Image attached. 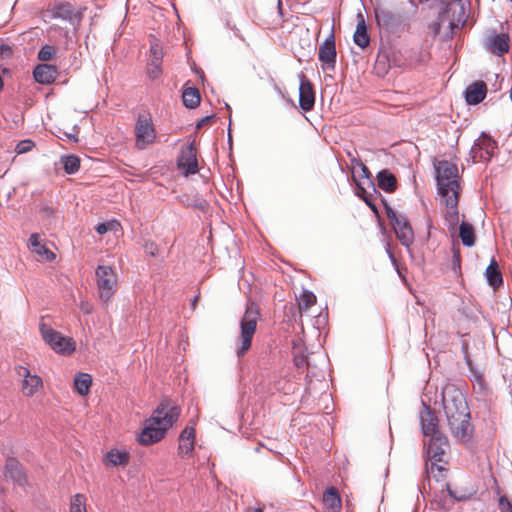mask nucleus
<instances>
[{
    "mask_svg": "<svg viewBox=\"0 0 512 512\" xmlns=\"http://www.w3.org/2000/svg\"><path fill=\"white\" fill-rule=\"evenodd\" d=\"M442 403L452 437L460 443L469 442L473 426L468 403L462 391L454 385H446L442 391Z\"/></svg>",
    "mask_w": 512,
    "mask_h": 512,
    "instance_id": "obj_1",
    "label": "nucleus"
},
{
    "mask_svg": "<svg viewBox=\"0 0 512 512\" xmlns=\"http://www.w3.org/2000/svg\"><path fill=\"white\" fill-rule=\"evenodd\" d=\"M439 201L446 209L445 219L449 230H455L459 222L458 202L460 196V176L456 164L442 160L434 164Z\"/></svg>",
    "mask_w": 512,
    "mask_h": 512,
    "instance_id": "obj_2",
    "label": "nucleus"
},
{
    "mask_svg": "<svg viewBox=\"0 0 512 512\" xmlns=\"http://www.w3.org/2000/svg\"><path fill=\"white\" fill-rule=\"evenodd\" d=\"M180 407L171 400H163L154 410L150 418L144 422L143 429L138 436L142 445H151L164 438L166 432L173 426L180 416Z\"/></svg>",
    "mask_w": 512,
    "mask_h": 512,
    "instance_id": "obj_3",
    "label": "nucleus"
},
{
    "mask_svg": "<svg viewBox=\"0 0 512 512\" xmlns=\"http://www.w3.org/2000/svg\"><path fill=\"white\" fill-rule=\"evenodd\" d=\"M259 317L258 306L253 302H249L240 320V335L236 342V355L239 358L243 357L251 347Z\"/></svg>",
    "mask_w": 512,
    "mask_h": 512,
    "instance_id": "obj_4",
    "label": "nucleus"
},
{
    "mask_svg": "<svg viewBox=\"0 0 512 512\" xmlns=\"http://www.w3.org/2000/svg\"><path fill=\"white\" fill-rule=\"evenodd\" d=\"M39 331L44 342L51 349L63 355H70L76 350V343L71 337H65L60 332L47 325L42 319L39 324Z\"/></svg>",
    "mask_w": 512,
    "mask_h": 512,
    "instance_id": "obj_5",
    "label": "nucleus"
},
{
    "mask_svg": "<svg viewBox=\"0 0 512 512\" xmlns=\"http://www.w3.org/2000/svg\"><path fill=\"white\" fill-rule=\"evenodd\" d=\"M95 275L100 300L103 302L110 301L117 291L115 271L110 266L99 265L96 268Z\"/></svg>",
    "mask_w": 512,
    "mask_h": 512,
    "instance_id": "obj_6",
    "label": "nucleus"
},
{
    "mask_svg": "<svg viewBox=\"0 0 512 512\" xmlns=\"http://www.w3.org/2000/svg\"><path fill=\"white\" fill-rule=\"evenodd\" d=\"M429 437V440L424 442V446L426 448V456L431 461V466L427 469L432 473L434 470L442 473L444 468L441 465H438V463L442 462L443 455L449 447L448 439L442 433H436V435Z\"/></svg>",
    "mask_w": 512,
    "mask_h": 512,
    "instance_id": "obj_7",
    "label": "nucleus"
},
{
    "mask_svg": "<svg viewBox=\"0 0 512 512\" xmlns=\"http://www.w3.org/2000/svg\"><path fill=\"white\" fill-rule=\"evenodd\" d=\"M358 167L361 169L362 176L359 180L355 179L356 195L362 198L372 211L377 212L375 200L379 193L374 182L370 178L369 169L363 162H359Z\"/></svg>",
    "mask_w": 512,
    "mask_h": 512,
    "instance_id": "obj_8",
    "label": "nucleus"
},
{
    "mask_svg": "<svg viewBox=\"0 0 512 512\" xmlns=\"http://www.w3.org/2000/svg\"><path fill=\"white\" fill-rule=\"evenodd\" d=\"M135 137L136 146L141 150L154 143L156 132L151 117L139 115L135 126Z\"/></svg>",
    "mask_w": 512,
    "mask_h": 512,
    "instance_id": "obj_9",
    "label": "nucleus"
},
{
    "mask_svg": "<svg viewBox=\"0 0 512 512\" xmlns=\"http://www.w3.org/2000/svg\"><path fill=\"white\" fill-rule=\"evenodd\" d=\"M496 149V142L490 136L482 133L472 146L471 154L474 161L488 162L493 157Z\"/></svg>",
    "mask_w": 512,
    "mask_h": 512,
    "instance_id": "obj_10",
    "label": "nucleus"
},
{
    "mask_svg": "<svg viewBox=\"0 0 512 512\" xmlns=\"http://www.w3.org/2000/svg\"><path fill=\"white\" fill-rule=\"evenodd\" d=\"M17 374L22 378L21 391L24 396L32 397L43 388L42 378L36 374H32L27 367H17Z\"/></svg>",
    "mask_w": 512,
    "mask_h": 512,
    "instance_id": "obj_11",
    "label": "nucleus"
},
{
    "mask_svg": "<svg viewBox=\"0 0 512 512\" xmlns=\"http://www.w3.org/2000/svg\"><path fill=\"white\" fill-rule=\"evenodd\" d=\"M178 168L185 174H195L198 171L196 148L193 143L182 148L177 160Z\"/></svg>",
    "mask_w": 512,
    "mask_h": 512,
    "instance_id": "obj_12",
    "label": "nucleus"
},
{
    "mask_svg": "<svg viewBox=\"0 0 512 512\" xmlns=\"http://www.w3.org/2000/svg\"><path fill=\"white\" fill-rule=\"evenodd\" d=\"M419 419L422 433L425 437L441 433L438 429V417L435 412L425 403L422 404V409L419 412Z\"/></svg>",
    "mask_w": 512,
    "mask_h": 512,
    "instance_id": "obj_13",
    "label": "nucleus"
},
{
    "mask_svg": "<svg viewBox=\"0 0 512 512\" xmlns=\"http://www.w3.org/2000/svg\"><path fill=\"white\" fill-rule=\"evenodd\" d=\"M336 48H335V37L333 32L325 39L320 45L318 58L319 61L326 66L327 69L333 70L336 64Z\"/></svg>",
    "mask_w": 512,
    "mask_h": 512,
    "instance_id": "obj_14",
    "label": "nucleus"
},
{
    "mask_svg": "<svg viewBox=\"0 0 512 512\" xmlns=\"http://www.w3.org/2000/svg\"><path fill=\"white\" fill-rule=\"evenodd\" d=\"M30 251L37 256L39 261H52L55 259V254L43 243L39 234H31L28 242Z\"/></svg>",
    "mask_w": 512,
    "mask_h": 512,
    "instance_id": "obj_15",
    "label": "nucleus"
},
{
    "mask_svg": "<svg viewBox=\"0 0 512 512\" xmlns=\"http://www.w3.org/2000/svg\"><path fill=\"white\" fill-rule=\"evenodd\" d=\"M299 104L302 110L310 111L315 104V95L312 84L304 75L301 76L299 86Z\"/></svg>",
    "mask_w": 512,
    "mask_h": 512,
    "instance_id": "obj_16",
    "label": "nucleus"
},
{
    "mask_svg": "<svg viewBox=\"0 0 512 512\" xmlns=\"http://www.w3.org/2000/svg\"><path fill=\"white\" fill-rule=\"evenodd\" d=\"M163 58V49L157 42L150 45V58L148 62L147 72L152 79L157 78L161 74V64Z\"/></svg>",
    "mask_w": 512,
    "mask_h": 512,
    "instance_id": "obj_17",
    "label": "nucleus"
},
{
    "mask_svg": "<svg viewBox=\"0 0 512 512\" xmlns=\"http://www.w3.org/2000/svg\"><path fill=\"white\" fill-rule=\"evenodd\" d=\"M5 477L12 480L18 486H25L27 483L26 475L22 465L14 458H9L5 464Z\"/></svg>",
    "mask_w": 512,
    "mask_h": 512,
    "instance_id": "obj_18",
    "label": "nucleus"
},
{
    "mask_svg": "<svg viewBox=\"0 0 512 512\" xmlns=\"http://www.w3.org/2000/svg\"><path fill=\"white\" fill-rule=\"evenodd\" d=\"M393 229L398 240L407 248L414 241V233L407 219L403 216L393 223Z\"/></svg>",
    "mask_w": 512,
    "mask_h": 512,
    "instance_id": "obj_19",
    "label": "nucleus"
},
{
    "mask_svg": "<svg viewBox=\"0 0 512 512\" xmlns=\"http://www.w3.org/2000/svg\"><path fill=\"white\" fill-rule=\"evenodd\" d=\"M130 454L124 449L112 448L103 457V463L107 467L126 466L129 463Z\"/></svg>",
    "mask_w": 512,
    "mask_h": 512,
    "instance_id": "obj_20",
    "label": "nucleus"
},
{
    "mask_svg": "<svg viewBox=\"0 0 512 512\" xmlns=\"http://www.w3.org/2000/svg\"><path fill=\"white\" fill-rule=\"evenodd\" d=\"M195 444V429L193 427H186L179 436L178 454L180 457L190 455L194 449Z\"/></svg>",
    "mask_w": 512,
    "mask_h": 512,
    "instance_id": "obj_21",
    "label": "nucleus"
},
{
    "mask_svg": "<svg viewBox=\"0 0 512 512\" xmlns=\"http://www.w3.org/2000/svg\"><path fill=\"white\" fill-rule=\"evenodd\" d=\"M47 16L52 19H61L72 22L75 18L74 9L68 2H56L48 11Z\"/></svg>",
    "mask_w": 512,
    "mask_h": 512,
    "instance_id": "obj_22",
    "label": "nucleus"
},
{
    "mask_svg": "<svg viewBox=\"0 0 512 512\" xmlns=\"http://www.w3.org/2000/svg\"><path fill=\"white\" fill-rule=\"evenodd\" d=\"M487 88L484 82H474L465 91V99L468 104L476 105L486 96Z\"/></svg>",
    "mask_w": 512,
    "mask_h": 512,
    "instance_id": "obj_23",
    "label": "nucleus"
},
{
    "mask_svg": "<svg viewBox=\"0 0 512 512\" xmlns=\"http://www.w3.org/2000/svg\"><path fill=\"white\" fill-rule=\"evenodd\" d=\"M56 68L48 64H39L33 71V76L36 82L40 84H50L54 81L56 76Z\"/></svg>",
    "mask_w": 512,
    "mask_h": 512,
    "instance_id": "obj_24",
    "label": "nucleus"
},
{
    "mask_svg": "<svg viewBox=\"0 0 512 512\" xmlns=\"http://www.w3.org/2000/svg\"><path fill=\"white\" fill-rule=\"evenodd\" d=\"M357 17L358 23L353 35V41L357 46L364 49L369 45L370 37L367 33V27L363 15L361 13H358Z\"/></svg>",
    "mask_w": 512,
    "mask_h": 512,
    "instance_id": "obj_25",
    "label": "nucleus"
},
{
    "mask_svg": "<svg viewBox=\"0 0 512 512\" xmlns=\"http://www.w3.org/2000/svg\"><path fill=\"white\" fill-rule=\"evenodd\" d=\"M488 45L494 54L501 56L509 51V37L504 33L496 34L488 40Z\"/></svg>",
    "mask_w": 512,
    "mask_h": 512,
    "instance_id": "obj_26",
    "label": "nucleus"
},
{
    "mask_svg": "<svg viewBox=\"0 0 512 512\" xmlns=\"http://www.w3.org/2000/svg\"><path fill=\"white\" fill-rule=\"evenodd\" d=\"M323 503L329 512H338L341 508V498L336 488L330 487L323 494Z\"/></svg>",
    "mask_w": 512,
    "mask_h": 512,
    "instance_id": "obj_27",
    "label": "nucleus"
},
{
    "mask_svg": "<svg viewBox=\"0 0 512 512\" xmlns=\"http://www.w3.org/2000/svg\"><path fill=\"white\" fill-rule=\"evenodd\" d=\"M485 277L487 279L488 284L494 289H497L503 283L502 274L498 269V264L494 258L491 260L490 264L486 268Z\"/></svg>",
    "mask_w": 512,
    "mask_h": 512,
    "instance_id": "obj_28",
    "label": "nucleus"
},
{
    "mask_svg": "<svg viewBox=\"0 0 512 512\" xmlns=\"http://www.w3.org/2000/svg\"><path fill=\"white\" fill-rule=\"evenodd\" d=\"M377 182L379 188H381L385 192L391 193L396 189V177L386 169L378 172Z\"/></svg>",
    "mask_w": 512,
    "mask_h": 512,
    "instance_id": "obj_29",
    "label": "nucleus"
},
{
    "mask_svg": "<svg viewBox=\"0 0 512 512\" xmlns=\"http://www.w3.org/2000/svg\"><path fill=\"white\" fill-rule=\"evenodd\" d=\"M92 384V377L87 373H78L74 378V388L81 395L89 393Z\"/></svg>",
    "mask_w": 512,
    "mask_h": 512,
    "instance_id": "obj_30",
    "label": "nucleus"
},
{
    "mask_svg": "<svg viewBox=\"0 0 512 512\" xmlns=\"http://www.w3.org/2000/svg\"><path fill=\"white\" fill-rule=\"evenodd\" d=\"M459 236L462 244L467 247H472L475 244L474 228L470 223L463 221L459 227Z\"/></svg>",
    "mask_w": 512,
    "mask_h": 512,
    "instance_id": "obj_31",
    "label": "nucleus"
},
{
    "mask_svg": "<svg viewBox=\"0 0 512 512\" xmlns=\"http://www.w3.org/2000/svg\"><path fill=\"white\" fill-rule=\"evenodd\" d=\"M182 100L187 108H195L200 103V94L196 88L188 87L183 91Z\"/></svg>",
    "mask_w": 512,
    "mask_h": 512,
    "instance_id": "obj_32",
    "label": "nucleus"
},
{
    "mask_svg": "<svg viewBox=\"0 0 512 512\" xmlns=\"http://www.w3.org/2000/svg\"><path fill=\"white\" fill-rule=\"evenodd\" d=\"M69 512H87V498L84 494L77 493L71 497Z\"/></svg>",
    "mask_w": 512,
    "mask_h": 512,
    "instance_id": "obj_33",
    "label": "nucleus"
},
{
    "mask_svg": "<svg viewBox=\"0 0 512 512\" xmlns=\"http://www.w3.org/2000/svg\"><path fill=\"white\" fill-rule=\"evenodd\" d=\"M61 163L67 174H75L80 168V159L75 155L62 156Z\"/></svg>",
    "mask_w": 512,
    "mask_h": 512,
    "instance_id": "obj_34",
    "label": "nucleus"
},
{
    "mask_svg": "<svg viewBox=\"0 0 512 512\" xmlns=\"http://www.w3.org/2000/svg\"><path fill=\"white\" fill-rule=\"evenodd\" d=\"M316 303V296L313 292L304 290L298 298V306L300 311H306Z\"/></svg>",
    "mask_w": 512,
    "mask_h": 512,
    "instance_id": "obj_35",
    "label": "nucleus"
},
{
    "mask_svg": "<svg viewBox=\"0 0 512 512\" xmlns=\"http://www.w3.org/2000/svg\"><path fill=\"white\" fill-rule=\"evenodd\" d=\"M447 491L450 497L455 501H464L470 498L471 494L465 490L451 489L449 484H446Z\"/></svg>",
    "mask_w": 512,
    "mask_h": 512,
    "instance_id": "obj_36",
    "label": "nucleus"
},
{
    "mask_svg": "<svg viewBox=\"0 0 512 512\" xmlns=\"http://www.w3.org/2000/svg\"><path fill=\"white\" fill-rule=\"evenodd\" d=\"M55 53H56V50L53 46L45 45L38 52V59L41 61H49L53 58Z\"/></svg>",
    "mask_w": 512,
    "mask_h": 512,
    "instance_id": "obj_37",
    "label": "nucleus"
},
{
    "mask_svg": "<svg viewBox=\"0 0 512 512\" xmlns=\"http://www.w3.org/2000/svg\"><path fill=\"white\" fill-rule=\"evenodd\" d=\"M34 146V143L31 140H23L20 141L15 148L17 154H23L29 152Z\"/></svg>",
    "mask_w": 512,
    "mask_h": 512,
    "instance_id": "obj_38",
    "label": "nucleus"
},
{
    "mask_svg": "<svg viewBox=\"0 0 512 512\" xmlns=\"http://www.w3.org/2000/svg\"><path fill=\"white\" fill-rule=\"evenodd\" d=\"M499 509L501 512H512V503L506 496L499 498Z\"/></svg>",
    "mask_w": 512,
    "mask_h": 512,
    "instance_id": "obj_39",
    "label": "nucleus"
},
{
    "mask_svg": "<svg viewBox=\"0 0 512 512\" xmlns=\"http://www.w3.org/2000/svg\"><path fill=\"white\" fill-rule=\"evenodd\" d=\"M385 212H386V216L388 217V219L391 221V223L393 224L394 222H397V220H399V218H402L403 216L402 215H398L394 210L393 208H391L390 206H388L386 203H385Z\"/></svg>",
    "mask_w": 512,
    "mask_h": 512,
    "instance_id": "obj_40",
    "label": "nucleus"
},
{
    "mask_svg": "<svg viewBox=\"0 0 512 512\" xmlns=\"http://www.w3.org/2000/svg\"><path fill=\"white\" fill-rule=\"evenodd\" d=\"M79 307L85 314H90L93 311V305L88 301H81Z\"/></svg>",
    "mask_w": 512,
    "mask_h": 512,
    "instance_id": "obj_41",
    "label": "nucleus"
},
{
    "mask_svg": "<svg viewBox=\"0 0 512 512\" xmlns=\"http://www.w3.org/2000/svg\"><path fill=\"white\" fill-rule=\"evenodd\" d=\"M453 267L454 269L457 267V268H460V263H461V257H460V253H459V250L458 249H453Z\"/></svg>",
    "mask_w": 512,
    "mask_h": 512,
    "instance_id": "obj_42",
    "label": "nucleus"
},
{
    "mask_svg": "<svg viewBox=\"0 0 512 512\" xmlns=\"http://www.w3.org/2000/svg\"><path fill=\"white\" fill-rule=\"evenodd\" d=\"M110 229V224L108 223H100L96 226V231L98 234L103 235Z\"/></svg>",
    "mask_w": 512,
    "mask_h": 512,
    "instance_id": "obj_43",
    "label": "nucleus"
},
{
    "mask_svg": "<svg viewBox=\"0 0 512 512\" xmlns=\"http://www.w3.org/2000/svg\"><path fill=\"white\" fill-rule=\"evenodd\" d=\"M212 116H205V117H202L201 119H199L196 123V127L199 129L203 126H205L206 124H208L211 120H212Z\"/></svg>",
    "mask_w": 512,
    "mask_h": 512,
    "instance_id": "obj_44",
    "label": "nucleus"
},
{
    "mask_svg": "<svg viewBox=\"0 0 512 512\" xmlns=\"http://www.w3.org/2000/svg\"><path fill=\"white\" fill-rule=\"evenodd\" d=\"M146 252H148L151 256L156 255V245L154 243H147L145 246Z\"/></svg>",
    "mask_w": 512,
    "mask_h": 512,
    "instance_id": "obj_45",
    "label": "nucleus"
},
{
    "mask_svg": "<svg viewBox=\"0 0 512 512\" xmlns=\"http://www.w3.org/2000/svg\"><path fill=\"white\" fill-rule=\"evenodd\" d=\"M0 52L2 54V56H8L11 54V48L7 45H1L0 47Z\"/></svg>",
    "mask_w": 512,
    "mask_h": 512,
    "instance_id": "obj_46",
    "label": "nucleus"
},
{
    "mask_svg": "<svg viewBox=\"0 0 512 512\" xmlns=\"http://www.w3.org/2000/svg\"><path fill=\"white\" fill-rule=\"evenodd\" d=\"M456 8H459V10L463 12V7L459 4H450L448 7V11L455 10Z\"/></svg>",
    "mask_w": 512,
    "mask_h": 512,
    "instance_id": "obj_47",
    "label": "nucleus"
},
{
    "mask_svg": "<svg viewBox=\"0 0 512 512\" xmlns=\"http://www.w3.org/2000/svg\"><path fill=\"white\" fill-rule=\"evenodd\" d=\"M42 212H43L45 215H47V216H49V215H52V214H53V210H52L50 207H45V208L42 210Z\"/></svg>",
    "mask_w": 512,
    "mask_h": 512,
    "instance_id": "obj_48",
    "label": "nucleus"
},
{
    "mask_svg": "<svg viewBox=\"0 0 512 512\" xmlns=\"http://www.w3.org/2000/svg\"><path fill=\"white\" fill-rule=\"evenodd\" d=\"M350 161L354 167H358V163L361 162L360 160L356 159L355 157H351Z\"/></svg>",
    "mask_w": 512,
    "mask_h": 512,
    "instance_id": "obj_49",
    "label": "nucleus"
},
{
    "mask_svg": "<svg viewBox=\"0 0 512 512\" xmlns=\"http://www.w3.org/2000/svg\"><path fill=\"white\" fill-rule=\"evenodd\" d=\"M67 137H68L70 140L74 141V142H77V141H78V139L76 138V136H75V135L67 134Z\"/></svg>",
    "mask_w": 512,
    "mask_h": 512,
    "instance_id": "obj_50",
    "label": "nucleus"
},
{
    "mask_svg": "<svg viewBox=\"0 0 512 512\" xmlns=\"http://www.w3.org/2000/svg\"><path fill=\"white\" fill-rule=\"evenodd\" d=\"M247 512H262V509H261V508H257V509H255V508H249V509L247 510Z\"/></svg>",
    "mask_w": 512,
    "mask_h": 512,
    "instance_id": "obj_51",
    "label": "nucleus"
},
{
    "mask_svg": "<svg viewBox=\"0 0 512 512\" xmlns=\"http://www.w3.org/2000/svg\"><path fill=\"white\" fill-rule=\"evenodd\" d=\"M376 18H377V22L379 25H381V22H382V16L379 15V14H376Z\"/></svg>",
    "mask_w": 512,
    "mask_h": 512,
    "instance_id": "obj_52",
    "label": "nucleus"
},
{
    "mask_svg": "<svg viewBox=\"0 0 512 512\" xmlns=\"http://www.w3.org/2000/svg\"><path fill=\"white\" fill-rule=\"evenodd\" d=\"M477 382L481 387L483 386V380L481 379V377H477Z\"/></svg>",
    "mask_w": 512,
    "mask_h": 512,
    "instance_id": "obj_53",
    "label": "nucleus"
},
{
    "mask_svg": "<svg viewBox=\"0 0 512 512\" xmlns=\"http://www.w3.org/2000/svg\"><path fill=\"white\" fill-rule=\"evenodd\" d=\"M3 86H4L3 79H2V77L0 76V91H2Z\"/></svg>",
    "mask_w": 512,
    "mask_h": 512,
    "instance_id": "obj_54",
    "label": "nucleus"
},
{
    "mask_svg": "<svg viewBox=\"0 0 512 512\" xmlns=\"http://www.w3.org/2000/svg\"><path fill=\"white\" fill-rule=\"evenodd\" d=\"M197 299H198V297L196 296V297L194 298V300H193V305L196 303Z\"/></svg>",
    "mask_w": 512,
    "mask_h": 512,
    "instance_id": "obj_55",
    "label": "nucleus"
},
{
    "mask_svg": "<svg viewBox=\"0 0 512 512\" xmlns=\"http://www.w3.org/2000/svg\"><path fill=\"white\" fill-rule=\"evenodd\" d=\"M5 512H14V511H12V510H6Z\"/></svg>",
    "mask_w": 512,
    "mask_h": 512,
    "instance_id": "obj_56",
    "label": "nucleus"
}]
</instances>
